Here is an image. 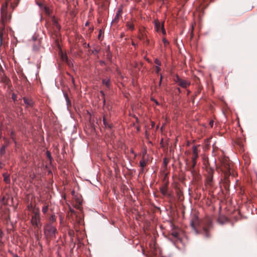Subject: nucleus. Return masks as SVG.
<instances>
[{
	"label": "nucleus",
	"instance_id": "obj_6",
	"mask_svg": "<svg viewBox=\"0 0 257 257\" xmlns=\"http://www.w3.org/2000/svg\"><path fill=\"white\" fill-rule=\"evenodd\" d=\"M56 232V228L51 224H47L44 229V234L47 239L55 237Z\"/></svg>",
	"mask_w": 257,
	"mask_h": 257
},
{
	"label": "nucleus",
	"instance_id": "obj_39",
	"mask_svg": "<svg viewBox=\"0 0 257 257\" xmlns=\"http://www.w3.org/2000/svg\"><path fill=\"white\" fill-rule=\"evenodd\" d=\"M92 53H97L98 51L97 50L95 49L94 50L92 51Z\"/></svg>",
	"mask_w": 257,
	"mask_h": 257
},
{
	"label": "nucleus",
	"instance_id": "obj_11",
	"mask_svg": "<svg viewBox=\"0 0 257 257\" xmlns=\"http://www.w3.org/2000/svg\"><path fill=\"white\" fill-rule=\"evenodd\" d=\"M155 28L156 30L159 32L160 29H161L164 35L166 34V31L164 28V24L161 25L159 22H156L155 23Z\"/></svg>",
	"mask_w": 257,
	"mask_h": 257
},
{
	"label": "nucleus",
	"instance_id": "obj_30",
	"mask_svg": "<svg viewBox=\"0 0 257 257\" xmlns=\"http://www.w3.org/2000/svg\"><path fill=\"white\" fill-rule=\"evenodd\" d=\"M193 154H198L197 149L196 146H194L193 148Z\"/></svg>",
	"mask_w": 257,
	"mask_h": 257
},
{
	"label": "nucleus",
	"instance_id": "obj_21",
	"mask_svg": "<svg viewBox=\"0 0 257 257\" xmlns=\"http://www.w3.org/2000/svg\"><path fill=\"white\" fill-rule=\"evenodd\" d=\"M103 84L105 85L106 87H109L110 84V79H103L102 80Z\"/></svg>",
	"mask_w": 257,
	"mask_h": 257
},
{
	"label": "nucleus",
	"instance_id": "obj_41",
	"mask_svg": "<svg viewBox=\"0 0 257 257\" xmlns=\"http://www.w3.org/2000/svg\"><path fill=\"white\" fill-rule=\"evenodd\" d=\"M2 33L0 32V39H1V41H2Z\"/></svg>",
	"mask_w": 257,
	"mask_h": 257
},
{
	"label": "nucleus",
	"instance_id": "obj_9",
	"mask_svg": "<svg viewBox=\"0 0 257 257\" xmlns=\"http://www.w3.org/2000/svg\"><path fill=\"white\" fill-rule=\"evenodd\" d=\"M122 13V6L121 5L118 9L116 15L115 16L114 19H113L112 22L113 23H117L119 20L120 17L121 16Z\"/></svg>",
	"mask_w": 257,
	"mask_h": 257
},
{
	"label": "nucleus",
	"instance_id": "obj_17",
	"mask_svg": "<svg viewBox=\"0 0 257 257\" xmlns=\"http://www.w3.org/2000/svg\"><path fill=\"white\" fill-rule=\"evenodd\" d=\"M160 190L163 195H166L168 191V184H165L164 186L160 188Z\"/></svg>",
	"mask_w": 257,
	"mask_h": 257
},
{
	"label": "nucleus",
	"instance_id": "obj_37",
	"mask_svg": "<svg viewBox=\"0 0 257 257\" xmlns=\"http://www.w3.org/2000/svg\"><path fill=\"white\" fill-rule=\"evenodd\" d=\"M63 59L64 60H66V61H67V57L66 56H65L64 57H63Z\"/></svg>",
	"mask_w": 257,
	"mask_h": 257
},
{
	"label": "nucleus",
	"instance_id": "obj_1",
	"mask_svg": "<svg viewBox=\"0 0 257 257\" xmlns=\"http://www.w3.org/2000/svg\"><path fill=\"white\" fill-rule=\"evenodd\" d=\"M190 225L196 234L202 233L206 237H210L209 231L212 228V221L209 217L200 221L196 214H193L191 217Z\"/></svg>",
	"mask_w": 257,
	"mask_h": 257
},
{
	"label": "nucleus",
	"instance_id": "obj_42",
	"mask_svg": "<svg viewBox=\"0 0 257 257\" xmlns=\"http://www.w3.org/2000/svg\"><path fill=\"white\" fill-rule=\"evenodd\" d=\"M3 167V164L0 162V169L2 168Z\"/></svg>",
	"mask_w": 257,
	"mask_h": 257
},
{
	"label": "nucleus",
	"instance_id": "obj_40",
	"mask_svg": "<svg viewBox=\"0 0 257 257\" xmlns=\"http://www.w3.org/2000/svg\"><path fill=\"white\" fill-rule=\"evenodd\" d=\"M81 205V204L80 202H79V204L78 205V206H77V208L78 209H80V208Z\"/></svg>",
	"mask_w": 257,
	"mask_h": 257
},
{
	"label": "nucleus",
	"instance_id": "obj_19",
	"mask_svg": "<svg viewBox=\"0 0 257 257\" xmlns=\"http://www.w3.org/2000/svg\"><path fill=\"white\" fill-rule=\"evenodd\" d=\"M146 164H147V162H146L143 159L140 162V166L141 167V172H143L144 171V168L146 166Z\"/></svg>",
	"mask_w": 257,
	"mask_h": 257
},
{
	"label": "nucleus",
	"instance_id": "obj_3",
	"mask_svg": "<svg viewBox=\"0 0 257 257\" xmlns=\"http://www.w3.org/2000/svg\"><path fill=\"white\" fill-rule=\"evenodd\" d=\"M10 2L11 1H5L2 6L1 15L3 24L7 23L10 19V17L8 15V12L13 11L15 8L18 5V2L19 1H14L13 2Z\"/></svg>",
	"mask_w": 257,
	"mask_h": 257
},
{
	"label": "nucleus",
	"instance_id": "obj_33",
	"mask_svg": "<svg viewBox=\"0 0 257 257\" xmlns=\"http://www.w3.org/2000/svg\"><path fill=\"white\" fill-rule=\"evenodd\" d=\"M4 233L2 230L0 229V238H2L3 236Z\"/></svg>",
	"mask_w": 257,
	"mask_h": 257
},
{
	"label": "nucleus",
	"instance_id": "obj_46",
	"mask_svg": "<svg viewBox=\"0 0 257 257\" xmlns=\"http://www.w3.org/2000/svg\"><path fill=\"white\" fill-rule=\"evenodd\" d=\"M48 157H50V153H49V154H48Z\"/></svg>",
	"mask_w": 257,
	"mask_h": 257
},
{
	"label": "nucleus",
	"instance_id": "obj_35",
	"mask_svg": "<svg viewBox=\"0 0 257 257\" xmlns=\"http://www.w3.org/2000/svg\"><path fill=\"white\" fill-rule=\"evenodd\" d=\"M164 163L165 165L166 166H167V164H168V161H167V159H166V158H165V159H164Z\"/></svg>",
	"mask_w": 257,
	"mask_h": 257
},
{
	"label": "nucleus",
	"instance_id": "obj_5",
	"mask_svg": "<svg viewBox=\"0 0 257 257\" xmlns=\"http://www.w3.org/2000/svg\"><path fill=\"white\" fill-rule=\"evenodd\" d=\"M33 215H32L31 223L34 227V229L38 230L41 227L42 224L40 222V213L38 208L34 207L32 209Z\"/></svg>",
	"mask_w": 257,
	"mask_h": 257
},
{
	"label": "nucleus",
	"instance_id": "obj_22",
	"mask_svg": "<svg viewBox=\"0 0 257 257\" xmlns=\"http://www.w3.org/2000/svg\"><path fill=\"white\" fill-rule=\"evenodd\" d=\"M140 39L143 41H144L145 43H146L147 45L149 44V40L147 38H145V37L143 36L142 38H140Z\"/></svg>",
	"mask_w": 257,
	"mask_h": 257
},
{
	"label": "nucleus",
	"instance_id": "obj_27",
	"mask_svg": "<svg viewBox=\"0 0 257 257\" xmlns=\"http://www.w3.org/2000/svg\"><path fill=\"white\" fill-rule=\"evenodd\" d=\"M198 157V154H193L192 157V160L196 161Z\"/></svg>",
	"mask_w": 257,
	"mask_h": 257
},
{
	"label": "nucleus",
	"instance_id": "obj_8",
	"mask_svg": "<svg viewBox=\"0 0 257 257\" xmlns=\"http://www.w3.org/2000/svg\"><path fill=\"white\" fill-rule=\"evenodd\" d=\"M37 5L40 7V8L44 11V12L48 15H49L51 13V11L49 7L46 6L45 4H44L42 2L43 1H36Z\"/></svg>",
	"mask_w": 257,
	"mask_h": 257
},
{
	"label": "nucleus",
	"instance_id": "obj_2",
	"mask_svg": "<svg viewBox=\"0 0 257 257\" xmlns=\"http://www.w3.org/2000/svg\"><path fill=\"white\" fill-rule=\"evenodd\" d=\"M221 170L224 174L223 184L225 189L229 188L230 184L229 177L235 176V173L231 168V163L228 159H223L221 161Z\"/></svg>",
	"mask_w": 257,
	"mask_h": 257
},
{
	"label": "nucleus",
	"instance_id": "obj_16",
	"mask_svg": "<svg viewBox=\"0 0 257 257\" xmlns=\"http://www.w3.org/2000/svg\"><path fill=\"white\" fill-rule=\"evenodd\" d=\"M5 140L6 142V144L3 145L0 149V154L2 156L4 155L5 154L6 149L8 147L9 144V141L6 139H5Z\"/></svg>",
	"mask_w": 257,
	"mask_h": 257
},
{
	"label": "nucleus",
	"instance_id": "obj_31",
	"mask_svg": "<svg viewBox=\"0 0 257 257\" xmlns=\"http://www.w3.org/2000/svg\"><path fill=\"white\" fill-rule=\"evenodd\" d=\"M213 124H214V121L213 120H210L209 122V125L211 127H213Z\"/></svg>",
	"mask_w": 257,
	"mask_h": 257
},
{
	"label": "nucleus",
	"instance_id": "obj_36",
	"mask_svg": "<svg viewBox=\"0 0 257 257\" xmlns=\"http://www.w3.org/2000/svg\"><path fill=\"white\" fill-rule=\"evenodd\" d=\"M84 47H88H88H90V46H89V44L85 43V44H84Z\"/></svg>",
	"mask_w": 257,
	"mask_h": 257
},
{
	"label": "nucleus",
	"instance_id": "obj_45",
	"mask_svg": "<svg viewBox=\"0 0 257 257\" xmlns=\"http://www.w3.org/2000/svg\"><path fill=\"white\" fill-rule=\"evenodd\" d=\"M101 93L102 94V95L103 96H104V92H103V91H101Z\"/></svg>",
	"mask_w": 257,
	"mask_h": 257
},
{
	"label": "nucleus",
	"instance_id": "obj_23",
	"mask_svg": "<svg viewBox=\"0 0 257 257\" xmlns=\"http://www.w3.org/2000/svg\"><path fill=\"white\" fill-rule=\"evenodd\" d=\"M171 235L174 237V238L178 239L179 238V234L176 231H173L171 233Z\"/></svg>",
	"mask_w": 257,
	"mask_h": 257
},
{
	"label": "nucleus",
	"instance_id": "obj_28",
	"mask_svg": "<svg viewBox=\"0 0 257 257\" xmlns=\"http://www.w3.org/2000/svg\"><path fill=\"white\" fill-rule=\"evenodd\" d=\"M192 164L191 166V167L190 168H193V169H195V167L196 165V161H194V160H192Z\"/></svg>",
	"mask_w": 257,
	"mask_h": 257
},
{
	"label": "nucleus",
	"instance_id": "obj_12",
	"mask_svg": "<svg viewBox=\"0 0 257 257\" xmlns=\"http://www.w3.org/2000/svg\"><path fill=\"white\" fill-rule=\"evenodd\" d=\"M1 81L4 83L5 85H9L11 83L10 79L5 75V74H3L0 75Z\"/></svg>",
	"mask_w": 257,
	"mask_h": 257
},
{
	"label": "nucleus",
	"instance_id": "obj_24",
	"mask_svg": "<svg viewBox=\"0 0 257 257\" xmlns=\"http://www.w3.org/2000/svg\"><path fill=\"white\" fill-rule=\"evenodd\" d=\"M48 210V206L44 205L42 208V212L44 214H46Z\"/></svg>",
	"mask_w": 257,
	"mask_h": 257
},
{
	"label": "nucleus",
	"instance_id": "obj_34",
	"mask_svg": "<svg viewBox=\"0 0 257 257\" xmlns=\"http://www.w3.org/2000/svg\"><path fill=\"white\" fill-rule=\"evenodd\" d=\"M163 42L165 45H166L167 44H168V42L167 40H166L165 39H163Z\"/></svg>",
	"mask_w": 257,
	"mask_h": 257
},
{
	"label": "nucleus",
	"instance_id": "obj_29",
	"mask_svg": "<svg viewBox=\"0 0 257 257\" xmlns=\"http://www.w3.org/2000/svg\"><path fill=\"white\" fill-rule=\"evenodd\" d=\"M155 63L156 64H157L158 65L157 66H159L161 65V62L158 59H155Z\"/></svg>",
	"mask_w": 257,
	"mask_h": 257
},
{
	"label": "nucleus",
	"instance_id": "obj_44",
	"mask_svg": "<svg viewBox=\"0 0 257 257\" xmlns=\"http://www.w3.org/2000/svg\"><path fill=\"white\" fill-rule=\"evenodd\" d=\"M191 93V91L190 90L187 91V95H189Z\"/></svg>",
	"mask_w": 257,
	"mask_h": 257
},
{
	"label": "nucleus",
	"instance_id": "obj_32",
	"mask_svg": "<svg viewBox=\"0 0 257 257\" xmlns=\"http://www.w3.org/2000/svg\"><path fill=\"white\" fill-rule=\"evenodd\" d=\"M161 69L159 67V66H156V72L157 73H159V72L160 71Z\"/></svg>",
	"mask_w": 257,
	"mask_h": 257
},
{
	"label": "nucleus",
	"instance_id": "obj_14",
	"mask_svg": "<svg viewBox=\"0 0 257 257\" xmlns=\"http://www.w3.org/2000/svg\"><path fill=\"white\" fill-rule=\"evenodd\" d=\"M53 29L56 33V35L57 36L58 31L60 29V26L56 20H54L53 21Z\"/></svg>",
	"mask_w": 257,
	"mask_h": 257
},
{
	"label": "nucleus",
	"instance_id": "obj_10",
	"mask_svg": "<svg viewBox=\"0 0 257 257\" xmlns=\"http://www.w3.org/2000/svg\"><path fill=\"white\" fill-rule=\"evenodd\" d=\"M189 170L191 172V174L193 177V179L195 181H198L200 179L201 176L198 173L197 171L195 169H193V168H190Z\"/></svg>",
	"mask_w": 257,
	"mask_h": 257
},
{
	"label": "nucleus",
	"instance_id": "obj_4",
	"mask_svg": "<svg viewBox=\"0 0 257 257\" xmlns=\"http://www.w3.org/2000/svg\"><path fill=\"white\" fill-rule=\"evenodd\" d=\"M203 165L205 167L204 175L206 178L205 184L207 187H212L213 185V174L214 170L213 168L211 167L208 160H204Z\"/></svg>",
	"mask_w": 257,
	"mask_h": 257
},
{
	"label": "nucleus",
	"instance_id": "obj_47",
	"mask_svg": "<svg viewBox=\"0 0 257 257\" xmlns=\"http://www.w3.org/2000/svg\"><path fill=\"white\" fill-rule=\"evenodd\" d=\"M178 91H179V92H180V91H181L180 89L179 88H178Z\"/></svg>",
	"mask_w": 257,
	"mask_h": 257
},
{
	"label": "nucleus",
	"instance_id": "obj_25",
	"mask_svg": "<svg viewBox=\"0 0 257 257\" xmlns=\"http://www.w3.org/2000/svg\"><path fill=\"white\" fill-rule=\"evenodd\" d=\"M126 25L129 29H130L131 30H133L134 29V26L133 24H132L131 23H127Z\"/></svg>",
	"mask_w": 257,
	"mask_h": 257
},
{
	"label": "nucleus",
	"instance_id": "obj_13",
	"mask_svg": "<svg viewBox=\"0 0 257 257\" xmlns=\"http://www.w3.org/2000/svg\"><path fill=\"white\" fill-rule=\"evenodd\" d=\"M103 124L105 125V127H107V128H109L110 130L112 129V128L113 127V124H112V123H109V122H108L107 118H106V116L105 115L103 116Z\"/></svg>",
	"mask_w": 257,
	"mask_h": 257
},
{
	"label": "nucleus",
	"instance_id": "obj_18",
	"mask_svg": "<svg viewBox=\"0 0 257 257\" xmlns=\"http://www.w3.org/2000/svg\"><path fill=\"white\" fill-rule=\"evenodd\" d=\"M97 4L98 5L99 7H101L102 8V10H104L106 9L108 5L109 4H105L103 1H99V2Z\"/></svg>",
	"mask_w": 257,
	"mask_h": 257
},
{
	"label": "nucleus",
	"instance_id": "obj_7",
	"mask_svg": "<svg viewBox=\"0 0 257 257\" xmlns=\"http://www.w3.org/2000/svg\"><path fill=\"white\" fill-rule=\"evenodd\" d=\"M174 81L175 82L177 83L180 86L184 88H187L191 84L190 81L183 79L180 77L178 75H177L176 78H174Z\"/></svg>",
	"mask_w": 257,
	"mask_h": 257
},
{
	"label": "nucleus",
	"instance_id": "obj_48",
	"mask_svg": "<svg viewBox=\"0 0 257 257\" xmlns=\"http://www.w3.org/2000/svg\"><path fill=\"white\" fill-rule=\"evenodd\" d=\"M15 257H19V256H18V255H16V256H15Z\"/></svg>",
	"mask_w": 257,
	"mask_h": 257
},
{
	"label": "nucleus",
	"instance_id": "obj_38",
	"mask_svg": "<svg viewBox=\"0 0 257 257\" xmlns=\"http://www.w3.org/2000/svg\"><path fill=\"white\" fill-rule=\"evenodd\" d=\"M16 96L15 94H13V96H12V98L15 100H16Z\"/></svg>",
	"mask_w": 257,
	"mask_h": 257
},
{
	"label": "nucleus",
	"instance_id": "obj_43",
	"mask_svg": "<svg viewBox=\"0 0 257 257\" xmlns=\"http://www.w3.org/2000/svg\"><path fill=\"white\" fill-rule=\"evenodd\" d=\"M201 9V5H200L199 6V7L198 8V11H200Z\"/></svg>",
	"mask_w": 257,
	"mask_h": 257
},
{
	"label": "nucleus",
	"instance_id": "obj_15",
	"mask_svg": "<svg viewBox=\"0 0 257 257\" xmlns=\"http://www.w3.org/2000/svg\"><path fill=\"white\" fill-rule=\"evenodd\" d=\"M23 100L24 103L27 105V106H32L34 104V101L31 98L24 97L23 98Z\"/></svg>",
	"mask_w": 257,
	"mask_h": 257
},
{
	"label": "nucleus",
	"instance_id": "obj_20",
	"mask_svg": "<svg viewBox=\"0 0 257 257\" xmlns=\"http://www.w3.org/2000/svg\"><path fill=\"white\" fill-rule=\"evenodd\" d=\"M3 176L4 177V181L7 184H9L10 183V178L9 175H7V174H4Z\"/></svg>",
	"mask_w": 257,
	"mask_h": 257
},
{
	"label": "nucleus",
	"instance_id": "obj_26",
	"mask_svg": "<svg viewBox=\"0 0 257 257\" xmlns=\"http://www.w3.org/2000/svg\"><path fill=\"white\" fill-rule=\"evenodd\" d=\"M49 221L51 222H53L56 221V216L55 215H52L49 218Z\"/></svg>",
	"mask_w": 257,
	"mask_h": 257
}]
</instances>
